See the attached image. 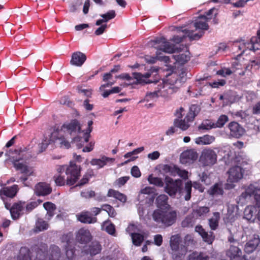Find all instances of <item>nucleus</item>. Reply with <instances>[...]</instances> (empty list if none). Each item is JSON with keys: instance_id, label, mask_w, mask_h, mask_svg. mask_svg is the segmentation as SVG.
Returning a JSON list of instances; mask_svg holds the SVG:
<instances>
[{"instance_id": "f257e3e1", "label": "nucleus", "mask_w": 260, "mask_h": 260, "mask_svg": "<svg viewBox=\"0 0 260 260\" xmlns=\"http://www.w3.org/2000/svg\"><path fill=\"white\" fill-rule=\"evenodd\" d=\"M22 153L21 149H15L14 150H9L6 153V155L12 159L15 169L22 174L19 178V180L26 185L25 182L28 180V177L35 176V174L32 167L28 166L26 162H20V160L23 158Z\"/></svg>"}, {"instance_id": "f03ea898", "label": "nucleus", "mask_w": 260, "mask_h": 260, "mask_svg": "<svg viewBox=\"0 0 260 260\" xmlns=\"http://www.w3.org/2000/svg\"><path fill=\"white\" fill-rule=\"evenodd\" d=\"M200 108L196 105H192L188 112L183 119H175L174 125L182 131H186L190 127V123L192 122L195 117L200 112Z\"/></svg>"}, {"instance_id": "7ed1b4c3", "label": "nucleus", "mask_w": 260, "mask_h": 260, "mask_svg": "<svg viewBox=\"0 0 260 260\" xmlns=\"http://www.w3.org/2000/svg\"><path fill=\"white\" fill-rule=\"evenodd\" d=\"M152 217L156 222L161 223L169 226L175 222L177 214L175 211H162L157 209L153 212Z\"/></svg>"}, {"instance_id": "20e7f679", "label": "nucleus", "mask_w": 260, "mask_h": 260, "mask_svg": "<svg viewBox=\"0 0 260 260\" xmlns=\"http://www.w3.org/2000/svg\"><path fill=\"white\" fill-rule=\"evenodd\" d=\"M158 68L153 67L145 74H142L140 73H134L133 74V77L136 79L137 83L139 84L157 82L158 80Z\"/></svg>"}, {"instance_id": "39448f33", "label": "nucleus", "mask_w": 260, "mask_h": 260, "mask_svg": "<svg viewBox=\"0 0 260 260\" xmlns=\"http://www.w3.org/2000/svg\"><path fill=\"white\" fill-rule=\"evenodd\" d=\"M81 168L74 162L71 161L70 165L66 167L67 176V185H74L79 180L81 175Z\"/></svg>"}, {"instance_id": "423d86ee", "label": "nucleus", "mask_w": 260, "mask_h": 260, "mask_svg": "<svg viewBox=\"0 0 260 260\" xmlns=\"http://www.w3.org/2000/svg\"><path fill=\"white\" fill-rule=\"evenodd\" d=\"M165 191L171 197H175L177 193H180L182 188V181L180 179L174 180L167 176L165 179Z\"/></svg>"}, {"instance_id": "0eeeda50", "label": "nucleus", "mask_w": 260, "mask_h": 260, "mask_svg": "<svg viewBox=\"0 0 260 260\" xmlns=\"http://www.w3.org/2000/svg\"><path fill=\"white\" fill-rule=\"evenodd\" d=\"M216 153L211 149H205L202 152L199 162L203 167H211L217 162Z\"/></svg>"}, {"instance_id": "6e6552de", "label": "nucleus", "mask_w": 260, "mask_h": 260, "mask_svg": "<svg viewBox=\"0 0 260 260\" xmlns=\"http://www.w3.org/2000/svg\"><path fill=\"white\" fill-rule=\"evenodd\" d=\"M217 14V10L213 8L210 9L204 15H200L196 20L194 23V27L196 29L203 30H207L209 26L207 21L211 19L213 16H216Z\"/></svg>"}, {"instance_id": "1a4fd4ad", "label": "nucleus", "mask_w": 260, "mask_h": 260, "mask_svg": "<svg viewBox=\"0 0 260 260\" xmlns=\"http://www.w3.org/2000/svg\"><path fill=\"white\" fill-rule=\"evenodd\" d=\"M5 207L7 209L10 210L12 218L14 219H18L23 214L25 204L24 202H18L14 203L12 206L11 204L5 203Z\"/></svg>"}, {"instance_id": "9d476101", "label": "nucleus", "mask_w": 260, "mask_h": 260, "mask_svg": "<svg viewBox=\"0 0 260 260\" xmlns=\"http://www.w3.org/2000/svg\"><path fill=\"white\" fill-rule=\"evenodd\" d=\"M246 196L253 197L254 200L255 205L260 207V186H255L253 184H250L246 189L244 193L242 196L245 198Z\"/></svg>"}, {"instance_id": "9b49d317", "label": "nucleus", "mask_w": 260, "mask_h": 260, "mask_svg": "<svg viewBox=\"0 0 260 260\" xmlns=\"http://www.w3.org/2000/svg\"><path fill=\"white\" fill-rule=\"evenodd\" d=\"M173 92V89L170 86L166 84L162 87L153 92H148L146 94V98L147 100L153 99L159 96L164 97L168 96L169 95Z\"/></svg>"}, {"instance_id": "f8f14e48", "label": "nucleus", "mask_w": 260, "mask_h": 260, "mask_svg": "<svg viewBox=\"0 0 260 260\" xmlns=\"http://www.w3.org/2000/svg\"><path fill=\"white\" fill-rule=\"evenodd\" d=\"M81 128L79 122L76 119H73L69 123L63 124L61 127V131L72 134L73 133L78 132L81 133Z\"/></svg>"}, {"instance_id": "ddd939ff", "label": "nucleus", "mask_w": 260, "mask_h": 260, "mask_svg": "<svg viewBox=\"0 0 260 260\" xmlns=\"http://www.w3.org/2000/svg\"><path fill=\"white\" fill-rule=\"evenodd\" d=\"M18 190L19 187L16 184L11 186L4 187L0 190V196L5 202L6 198H13L15 197Z\"/></svg>"}, {"instance_id": "4468645a", "label": "nucleus", "mask_w": 260, "mask_h": 260, "mask_svg": "<svg viewBox=\"0 0 260 260\" xmlns=\"http://www.w3.org/2000/svg\"><path fill=\"white\" fill-rule=\"evenodd\" d=\"M198 157V154L194 150H187L181 154L180 161L183 164L191 163L196 160Z\"/></svg>"}, {"instance_id": "2eb2a0df", "label": "nucleus", "mask_w": 260, "mask_h": 260, "mask_svg": "<svg viewBox=\"0 0 260 260\" xmlns=\"http://www.w3.org/2000/svg\"><path fill=\"white\" fill-rule=\"evenodd\" d=\"M155 44H158L159 46L156 47L159 50L162 51L166 53H172L174 52L175 48L173 45L169 42H166L165 38L156 39L153 41Z\"/></svg>"}, {"instance_id": "dca6fc26", "label": "nucleus", "mask_w": 260, "mask_h": 260, "mask_svg": "<svg viewBox=\"0 0 260 260\" xmlns=\"http://www.w3.org/2000/svg\"><path fill=\"white\" fill-rule=\"evenodd\" d=\"M228 127L230 131V135L236 138H239L244 135V129L237 122L232 121L229 123Z\"/></svg>"}, {"instance_id": "f3484780", "label": "nucleus", "mask_w": 260, "mask_h": 260, "mask_svg": "<svg viewBox=\"0 0 260 260\" xmlns=\"http://www.w3.org/2000/svg\"><path fill=\"white\" fill-rule=\"evenodd\" d=\"M228 181L231 182H238L243 177L242 168L239 166H235L231 168L228 171Z\"/></svg>"}, {"instance_id": "a211bd4d", "label": "nucleus", "mask_w": 260, "mask_h": 260, "mask_svg": "<svg viewBox=\"0 0 260 260\" xmlns=\"http://www.w3.org/2000/svg\"><path fill=\"white\" fill-rule=\"evenodd\" d=\"M196 232H198L202 237L203 240L209 244H211L215 239V236L212 232H207L202 225H198L196 226Z\"/></svg>"}, {"instance_id": "6ab92c4d", "label": "nucleus", "mask_w": 260, "mask_h": 260, "mask_svg": "<svg viewBox=\"0 0 260 260\" xmlns=\"http://www.w3.org/2000/svg\"><path fill=\"white\" fill-rule=\"evenodd\" d=\"M52 191V188L50 185L45 182H39L35 187V192L39 196H47Z\"/></svg>"}, {"instance_id": "aec40b11", "label": "nucleus", "mask_w": 260, "mask_h": 260, "mask_svg": "<svg viewBox=\"0 0 260 260\" xmlns=\"http://www.w3.org/2000/svg\"><path fill=\"white\" fill-rule=\"evenodd\" d=\"M185 31L184 35L182 36L177 35L173 36L172 41L176 43H179L183 41V39L186 37H188L190 40H198L200 38L202 35H199L198 34H193V31L185 29Z\"/></svg>"}, {"instance_id": "412c9836", "label": "nucleus", "mask_w": 260, "mask_h": 260, "mask_svg": "<svg viewBox=\"0 0 260 260\" xmlns=\"http://www.w3.org/2000/svg\"><path fill=\"white\" fill-rule=\"evenodd\" d=\"M257 37H253L250 41L242 44L246 49L255 51L259 49L260 46V30L257 31Z\"/></svg>"}, {"instance_id": "4be33fe9", "label": "nucleus", "mask_w": 260, "mask_h": 260, "mask_svg": "<svg viewBox=\"0 0 260 260\" xmlns=\"http://www.w3.org/2000/svg\"><path fill=\"white\" fill-rule=\"evenodd\" d=\"M86 60V55L82 52L77 51L73 53L70 62L72 65L81 67Z\"/></svg>"}, {"instance_id": "5701e85b", "label": "nucleus", "mask_w": 260, "mask_h": 260, "mask_svg": "<svg viewBox=\"0 0 260 260\" xmlns=\"http://www.w3.org/2000/svg\"><path fill=\"white\" fill-rule=\"evenodd\" d=\"M91 238L89 231L84 228L80 229L76 235V240L81 243L88 242L91 240Z\"/></svg>"}, {"instance_id": "b1692460", "label": "nucleus", "mask_w": 260, "mask_h": 260, "mask_svg": "<svg viewBox=\"0 0 260 260\" xmlns=\"http://www.w3.org/2000/svg\"><path fill=\"white\" fill-rule=\"evenodd\" d=\"M77 217L79 221L84 223H93L96 222L98 220L97 218L92 217L88 211L82 212L77 215Z\"/></svg>"}, {"instance_id": "393cba45", "label": "nucleus", "mask_w": 260, "mask_h": 260, "mask_svg": "<svg viewBox=\"0 0 260 260\" xmlns=\"http://www.w3.org/2000/svg\"><path fill=\"white\" fill-rule=\"evenodd\" d=\"M52 138H55V143L60 148L69 149L71 147L70 143L63 137L57 133H52Z\"/></svg>"}, {"instance_id": "a878e982", "label": "nucleus", "mask_w": 260, "mask_h": 260, "mask_svg": "<svg viewBox=\"0 0 260 260\" xmlns=\"http://www.w3.org/2000/svg\"><path fill=\"white\" fill-rule=\"evenodd\" d=\"M114 160V158L103 156H102L101 158L100 159H92L90 161V164L92 166H98L99 168H102L104 167L107 163L112 164Z\"/></svg>"}, {"instance_id": "bb28decb", "label": "nucleus", "mask_w": 260, "mask_h": 260, "mask_svg": "<svg viewBox=\"0 0 260 260\" xmlns=\"http://www.w3.org/2000/svg\"><path fill=\"white\" fill-rule=\"evenodd\" d=\"M260 242L258 236L249 240L245 245L244 251L247 253L252 252L257 247Z\"/></svg>"}, {"instance_id": "cd10ccee", "label": "nucleus", "mask_w": 260, "mask_h": 260, "mask_svg": "<svg viewBox=\"0 0 260 260\" xmlns=\"http://www.w3.org/2000/svg\"><path fill=\"white\" fill-rule=\"evenodd\" d=\"M107 197L114 198L122 203H125L127 200V197L126 195L113 189H109L108 190Z\"/></svg>"}, {"instance_id": "c85d7f7f", "label": "nucleus", "mask_w": 260, "mask_h": 260, "mask_svg": "<svg viewBox=\"0 0 260 260\" xmlns=\"http://www.w3.org/2000/svg\"><path fill=\"white\" fill-rule=\"evenodd\" d=\"M242 251L237 246L231 245L226 252V255L231 260L236 258H240L242 255Z\"/></svg>"}, {"instance_id": "c756f323", "label": "nucleus", "mask_w": 260, "mask_h": 260, "mask_svg": "<svg viewBox=\"0 0 260 260\" xmlns=\"http://www.w3.org/2000/svg\"><path fill=\"white\" fill-rule=\"evenodd\" d=\"M220 219V213L218 212H213V217L208 220L209 227L212 230L215 231L218 228Z\"/></svg>"}, {"instance_id": "7c9ffc66", "label": "nucleus", "mask_w": 260, "mask_h": 260, "mask_svg": "<svg viewBox=\"0 0 260 260\" xmlns=\"http://www.w3.org/2000/svg\"><path fill=\"white\" fill-rule=\"evenodd\" d=\"M186 50L184 53H179L178 55H173L174 58L181 64H184L186 63L190 59V53L187 50V47H186Z\"/></svg>"}, {"instance_id": "2f4dec72", "label": "nucleus", "mask_w": 260, "mask_h": 260, "mask_svg": "<svg viewBox=\"0 0 260 260\" xmlns=\"http://www.w3.org/2000/svg\"><path fill=\"white\" fill-rule=\"evenodd\" d=\"M101 249L102 247L100 243L98 241H93L89 245L88 249L85 251L86 253L93 255L100 253Z\"/></svg>"}, {"instance_id": "473e14b6", "label": "nucleus", "mask_w": 260, "mask_h": 260, "mask_svg": "<svg viewBox=\"0 0 260 260\" xmlns=\"http://www.w3.org/2000/svg\"><path fill=\"white\" fill-rule=\"evenodd\" d=\"M210 257L204 252H193L190 254L187 260H209Z\"/></svg>"}, {"instance_id": "72a5a7b5", "label": "nucleus", "mask_w": 260, "mask_h": 260, "mask_svg": "<svg viewBox=\"0 0 260 260\" xmlns=\"http://www.w3.org/2000/svg\"><path fill=\"white\" fill-rule=\"evenodd\" d=\"M49 260H60V250L56 245L51 246L49 250Z\"/></svg>"}, {"instance_id": "f704fd0d", "label": "nucleus", "mask_w": 260, "mask_h": 260, "mask_svg": "<svg viewBox=\"0 0 260 260\" xmlns=\"http://www.w3.org/2000/svg\"><path fill=\"white\" fill-rule=\"evenodd\" d=\"M180 241L181 237L178 234L173 235L171 237L170 245L173 251H176L179 250Z\"/></svg>"}, {"instance_id": "c9c22d12", "label": "nucleus", "mask_w": 260, "mask_h": 260, "mask_svg": "<svg viewBox=\"0 0 260 260\" xmlns=\"http://www.w3.org/2000/svg\"><path fill=\"white\" fill-rule=\"evenodd\" d=\"M214 140V137L209 135H205L203 137L197 138L195 142L199 145H208L211 144Z\"/></svg>"}, {"instance_id": "e433bc0d", "label": "nucleus", "mask_w": 260, "mask_h": 260, "mask_svg": "<svg viewBox=\"0 0 260 260\" xmlns=\"http://www.w3.org/2000/svg\"><path fill=\"white\" fill-rule=\"evenodd\" d=\"M208 192L212 196L222 195L223 190L222 184L221 183H215L213 186L210 187L208 190Z\"/></svg>"}, {"instance_id": "4c0bfd02", "label": "nucleus", "mask_w": 260, "mask_h": 260, "mask_svg": "<svg viewBox=\"0 0 260 260\" xmlns=\"http://www.w3.org/2000/svg\"><path fill=\"white\" fill-rule=\"evenodd\" d=\"M196 222V219L192 213L187 216L182 221L181 225L183 228L192 227Z\"/></svg>"}, {"instance_id": "58836bf2", "label": "nucleus", "mask_w": 260, "mask_h": 260, "mask_svg": "<svg viewBox=\"0 0 260 260\" xmlns=\"http://www.w3.org/2000/svg\"><path fill=\"white\" fill-rule=\"evenodd\" d=\"M191 188L192 184L191 182H187L185 184L184 189L182 190V189L179 194L183 196L186 201H188L191 197Z\"/></svg>"}, {"instance_id": "ea45409f", "label": "nucleus", "mask_w": 260, "mask_h": 260, "mask_svg": "<svg viewBox=\"0 0 260 260\" xmlns=\"http://www.w3.org/2000/svg\"><path fill=\"white\" fill-rule=\"evenodd\" d=\"M17 260H31L29 249L26 247H21Z\"/></svg>"}, {"instance_id": "a19ab883", "label": "nucleus", "mask_w": 260, "mask_h": 260, "mask_svg": "<svg viewBox=\"0 0 260 260\" xmlns=\"http://www.w3.org/2000/svg\"><path fill=\"white\" fill-rule=\"evenodd\" d=\"M48 224L42 219H38L36 223L34 232L38 233L47 230L48 228Z\"/></svg>"}, {"instance_id": "79ce46f5", "label": "nucleus", "mask_w": 260, "mask_h": 260, "mask_svg": "<svg viewBox=\"0 0 260 260\" xmlns=\"http://www.w3.org/2000/svg\"><path fill=\"white\" fill-rule=\"evenodd\" d=\"M105 227V230L110 235L114 236L116 232L115 226L109 219L105 221L102 225Z\"/></svg>"}, {"instance_id": "37998d69", "label": "nucleus", "mask_w": 260, "mask_h": 260, "mask_svg": "<svg viewBox=\"0 0 260 260\" xmlns=\"http://www.w3.org/2000/svg\"><path fill=\"white\" fill-rule=\"evenodd\" d=\"M41 248L39 249L36 251V256L34 260H46L47 256L45 251L47 248L46 244H43L41 245Z\"/></svg>"}, {"instance_id": "c03bdc74", "label": "nucleus", "mask_w": 260, "mask_h": 260, "mask_svg": "<svg viewBox=\"0 0 260 260\" xmlns=\"http://www.w3.org/2000/svg\"><path fill=\"white\" fill-rule=\"evenodd\" d=\"M210 211V209L208 207L202 206L194 209L192 212L193 215L198 217H201L206 215Z\"/></svg>"}, {"instance_id": "a18cd8bd", "label": "nucleus", "mask_w": 260, "mask_h": 260, "mask_svg": "<svg viewBox=\"0 0 260 260\" xmlns=\"http://www.w3.org/2000/svg\"><path fill=\"white\" fill-rule=\"evenodd\" d=\"M102 209L106 211L110 217L115 218L117 215V212L115 209L109 204H105L102 205Z\"/></svg>"}, {"instance_id": "49530a36", "label": "nucleus", "mask_w": 260, "mask_h": 260, "mask_svg": "<svg viewBox=\"0 0 260 260\" xmlns=\"http://www.w3.org/2000/svg\"><path fill=\"white\" fill-rule=\"evenodd\" d=\"M187 252V249L185 247L181 248L180 251L178 250L176 251H173L172 257L174 260H182Z\"/></svg>"}, {"instance_id": "de8ad7c7", "label": "nucleus", "mask_w": 260, "mask_h": 260, "mask_svg": "<svg viewBox=\"0 0 260 260\" xmlns=\"http://www.w3.org/2000/svg\"><path fill=\"white\" fill-rule=\"evenodd\" d=\"M168 197L166 194H160L156 198L157 206L161 208L165 207L168 204Z\"/></svg>"}, {"instance_id": "09e8293b", "label": "nucleus", "mask_w": 260, "mask_h": 260, "mask_svg": "<svg viewBox=\"0 0 260 260\" xmlns=\"http://www.w3.org/2000/svg\"><path fill=\"white\" fill-rule=\"evenodd\" d=\"M53 178L56 185L61 186L67 185V178L66 179L64 176L57 174L54 175Z\"/></svg>"}, {"instance_id": "8fccbe9b", "label": "nucleus", "mask_w": 260, "mask_h": 260, "mask_svg": "<svg viewBox=\"0 0 260 260\" xmlns=\"http://www.w3.org/2000/svg\"><path fill=\"white\" fill-rule=\"evenodd\" d=\"M133 244L136 246H140L144 240V236L139 233H135L131 236Z\"/></svg>"}, {"instance_id": "3c124183", "label": "nucleus", "mask_w": 260, "mask_h": 260, "mask_svg": "<svg viewBox=\"0 0 260 260\" xmlns=\"http://www.w3.org/2000/svg\"><path fill=\"white\" fill-rule=\"evenodd\" d=\"M66 246V255L67 257L69 260H73L75 258V250L74 248L72 247L69 243V241H67Z\"/></svg>"}, {"instance_id": "603ef678", "label": "nucleus", "mask_w": 260, "mask_h": 260, "mask_svg": "<svg viewBox=\"0 0 260 260\" xmlns=\"http://www.w3.org/2000/svg\"><path fill=\"white\" fill-rule=\"evenodd\" d=\"M148 180L150 184H154L158 187H162L164 183L162 179L158 177H154L152 175L149 176Z\"/></svg>"}, {"instance_id": "864d4df0", "label": "nucleus", "mask_w": 260, "mask_h": 260, "mask_svg": "<svg viewBox=\"0 0 260 260\" xmlns=\"http://www.w3.org/2000/svg\"><path fill=\"white\" fill-rule=\"evenodd\" d=\"M199 129H203V130H209L213 128H215V126L214 124V122H212L211 121L207 120L204 121L199 126Z\"/></svg>"}, {"instance_id": "5fc2aeb1", "label": "nucleus", "mask_w": 260, "mask_h": 260, "mask_svg": "<svg viewBox=\"0 0 260 260\" xmlns=\"http://www.w3.org/2000/svg\"><path fill=\"white\" fill-rule=\"evenodd\" d=\"M228 117L225 115H221L218 119L216 122L214 123V124L215 128L216 127H222L224 124L228 121Z\"/></svg>"}, {"instance_id": "6e6d98bb", "label": "nucleus", "mask_w": 260, "mask_h": 260, "mask_svg": "<svg viewBox=\"0 0 260 260\" xmlns=\"http://www.w3.org/2000/svg\"><path fill=\"white\" fill-rule=\"evenodd\" d=\"M91 177V175L89 173L85 174L82 178L79 181L78 183L75 186L71 188V189L74 188L77 186H82L88 183L89 179Z\"/></svg>"}, {"instance_id": "4d7b16f0", "label": "nucleus", "mask_w": 260, "mask_h": 260, "mask_svg": "<svg viewBox=\"0 0 260 260\" xmlns=\"http://www.w3.org/2000/svg\"><path fill=\"white\" fill-rule=\"evenodd\" d=\"M93 124L92 121H89L88 122V128L86 131V132L84 133V142L87 143L89 141V137H90V133L91 132L92 127V125Z\"/></svg>"}, {"instance_id": "13d9d810", "label": "nucleus", "mask_w": 260, "mask_h": 260, "mask_svg": "<svg viewBox=\"0 0 260 260\" xmlns=\"http://www.w3.org/2000/svg\"><path fill=\"white\" fill-rule=\"evenodd\" d=\"M116 16V13L115 11L114 10H110L108 11L107 13L104 14H102L101 15V17H102L104 19V20L106 21V22H107L109 20H111L113 18H114Z\"/></svg>"}, {"instance_id": "bf43d9fd", "label": "nucleus", "mask_w": 260, "mask_h": 260, "mask_svg": "<svg viewBox=\"0 0 260 260\" xmlns=\"http://www.w3.org/2000/svg\"><path fill=\"white\" fill-rule=\"evenodd\" d=\"M129 179V176L122 177L117 179L115 181V183L119 187H121L124 185Z\"/></svg>"}, {"instance_id": "052dcab7", "label": "nucleus", "mask_w": 260, "mask_h": 260, "mask_svg": "<svg viewBox=\"0 0 260 260\" xmlns=\"http://www.w3.org/2000/svg\"><path fill=\"white\" fill-rule=\"evenodd\" d=\"M226 83V81L224 79L218 80L216 81L210 83V86L212 88H218L219 86H223Z\"/></svg>"}, {"instance_id": "680f3d73", "label": "nucleus", "mask_w": 260, "mask_h": 260, "mask_svg": "<svg viewBox=\"0 0 260 260\" xmlns=\"http://www.w3.org/2000/svg\"><path fill=\"white\" fill-rule=\"evenodd\" d=\"M232 74V71L229 68L222 69L217 72V74L222 77H226Z\"/></svg>"}, {"instance_id": "e2e57ef3", "label": "nucleus", "mask_w": 260, "mask_h": 260, "mask_svg": "<svg viewBox=\"0 0 260 260\" xmlns=\"http://www.w3.org/2000/svg\"><path fill=\"white\" fill-rule=\"evenodd\" d=\"M81 195L86 199H89L95 197V193L93 190L82 192Z\"/></svg>"}, {"instance_id": "0e129e2a", "label": "nucleus", "mask_w": 260, "mask_h": 260, "mask_svg": "<svg viewBox=\"0 0 260 260\" xmlns=\"http://www.w3.org/2000/svg\"><path fill=\"white\" fill-rule=\"evenodd\" d=\"M131 174L133 176L138 178L141 176V173L137 166H134L131 169Z\"/></svg>"}, {"instance_id": "69168bd1", "label": "nucleus", "mask_w": 260, "mask_h": 260, "mask_svg": "<svg viewBox=\"0 0 260 260\" xmlns=\"http://www.w3.org/2000/svg\"><path fill=\"white\" fill-rule=\"evenodd\" d=\"M43 206L47 211L55 210L56 209L55 205L54 204L49 202H47L44 203Z\"/></svg>"}, {"instance_id": "338daca9", "label": "nucleus", "mask_w": 260, "mask_h": 260, "mask_svg": "<svg viewBox=\"0 0 260 260\" xmlns=\"http://www.w3.org/2000/svg\"><path fill=\"white\" fill-rule=\"evenodd\" d=\"M82 138L80 137H75L73 139V142L77 143L76 146L78 149H80L82 148L84 146V144L83 143V141H82Z\"/></svg>"}, {"instance_id": "774afa93", "label": "nucleus", "mask_w": 260, "mask_h": 260, "mask_svg": "<svg viewBox=\"0 0 260 260\" xmlns=\"http://www.w3.org/2000/svg\"><path fill=\"white\" fill-rule=\"evenodd\" d=\"M38 204L36 202H31L26 206V210L28 212L31 211L34 209L36 208Z\"/></svg>"}]
</instances>
